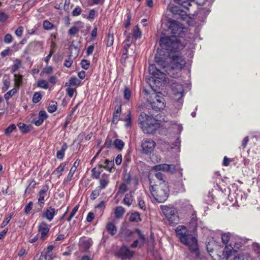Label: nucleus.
<instances>
[{"label": "nucleus", "instance_id": "nucleus-1", "mask_svg": "<svg viewBox=\"0 0 260 260\" xmlns=\"http://www.w3.org/2000/svg\"><path fill=\"white\" fill-rule=\"evenodd\" d=\"M167 34L162 31L159 40L160 46L165 52L163 55L157 53L155 60L159 65L163 66L170 77L175 78L179 76L186 64V61L181 55L180 51L183 49L186 43H182L177 38L167 36Z\"/></svg>", "mask_w": 260, "mask_h": 260}, {"label": "nucleus", "instance_id": "nucleus-2", "mask_svg": "<svg viewBox=\"0 0 260 260\" xmlns=\"http://www.w3.org/2000/svg\"><path fill=\"white\" fill-rule=\"evenodd\" d=\"M177 237L180 242L187 246L189 250L198 254L199 248L197 240L190 233L187 228L183 225H179L175 230Z\"/></svg>", "mask_w": 260, "mask_h": 260}, {"label": "nucleus", "instance_id": "nucleus-3", "mask_svg": "<svg viewBox=\"0 0 260 260\" xmlns=\"http://www.w3.org/2000/svg\"><path fill=\"white\" fill-rule=\"evenodd\" d=\"M150 191L155 201L158 203H164L168 199L169 194V189L166 181L153 184V182L149 179Z\"/></svg>", "mask_w": 260, "mask_h": 260}, {"label": "nucleus", "instance_id": "nucleus-4", "mask_svg": "<svg viewBox=\"0 0 260 260\" xmlns=\"http://www.w3.org/2000/svg\"><path fill=\"white\" fill-rule=\"evenodd\" d=\"M157 66L155 64H151L149 67L150 74L152 75V81L156 86H161L162 83L166 82L167 74H169L165 71L162 66L159 65L157 62Z\"/></svg>", "mask_w": 260, "mask_h": 260}, {"label": "nucleus", "instance_id": "nucleus-5", "mask_svg": "<svg viewBox=\"0 0 260 260\" xmlns=\"http://www.w3.org/2000/svg\"><path fill=\"white\" fill-rule=\"evenodd\" d=\"M139 121L141 128L146 134L151 133L158 124L157 120L152 115H149L144 112L141 113Z\"/></svg>", "mask_w": 260, "mask_h": 260}, {"label": "nucleus", "instance_id": "nucleus-6", "mask_svg": "<svg viewBox=\"0 0 260 260\" xmlns=\"http://www.w3.org/2000/svg\"><path fill=\"white\" fill-rule=\"evenodd\" d=\"M160 208L168 220L169 224L174 225L178 223L179 218L176 208L172 206L166 205H161Z\"/></svg>", "mask_w": 260, "mask_h": 260}, {"label": "nucleus", "instance_id": "nucleus-7", "mask_svg": "<svg viewBox=\"0 0 260 260\" xmlns=\"http://www.w3.org/2000/svg\"><path fill=\"white\" fill-rule=\"evenodd\" d=\"M169 23V25L168 29L163 30L165 32L168 34H171V36L176 38L182 37L185 35L186 28L182 24H180L178 21L170 20Z\"/></svg>", "mask_w": 260, "mask_h": 260}, {"label": "nucleus", "instance_id": "nucleus-8", "mask_svg": "<svg viewBox=\"0 0 260 260\" xmlns=\"http://www.w3.org/2000/svg\"><path fill=\"white\" fill-rule=\"evenodd\" d=\"M164 98L158 94H155L152 101L150 102V106L153 110L159 111L165 107Z\"/></svg>", "mask_w": 260, "mask_h": 260}, {"label": "nucleus", "instance_id": "nucleus-9", "mask_svg": "<svg viewBox=\"0 0 260 260\" xmlns=\"http://www.w3.org/2000/svg\"><path fill=\"white\" fill-rule=\"evenodd\" d=\"M156 146L155 142L150 139H144L141 143V147L143 153L148 154L153 151Z\"/></svg>", "mask_w": 260, "mask_h": 260}, {"label": "nucleus", "instance_id": "nucleus-10", "mask_svg": "<svg viewBox=\"0 0 260 260\" xmlns=\"http://www.w3.org/2000/svg\"><path fill=\"white\" fill-rule=\"evenodd\" d=\"M172 12L176 19L188 21L189 17L184 10L180 9L177 7H175L173 9Z\"/></svg>", "mask_w": 260, "mask_h": 260}, {"label": "nucleus", "instance_id": "nucleus-11", "mask_svg": "<svg viewBox=\"0 0 260 260\" xmlns=\"http://www.w3.org/2000/svg\"><path fill=\"white\" fill-rule=\"evenodd\" d=\"M153 169L156 171H161L165 172L173 173L176 171L175 166L174 165H168L162 164L157 165L153 167Z\"/></svg>", "mask_w": 260, "mask_h": 260}, {"label": "nucleus", "instance_id": "nucleus-12", "mask_svg": "<svg viewBox=\"0 0 260 260\" xmlns=\"http://www.w3.org/2000/svg\"><path fill=\"white\" fill-rule=\"evenodd\" d=\"M56 214V212L55 209L50 206L44 210V211L42 213V217L46 218L49 221H51L53 220Z\"/></svg>", "mask_w": 260, "mask_h": 260}, {"label": "nucleus", "instance_id": "nucleus-13", "mask_svg": "<svg viewBox=\"0 0 260 260\" xmlns=\"http://www.w3.org/2000/svg\"><path fill=\"white\" fill-rule=\"evenodd\" d=\"M38 231L41 234V240H44L48 235L49 227L46 222L43 221L39 224Z\"/></svg>", "mask_w": 260, "mask_h": 260}, {"label": "nucleus", "instance_id": "nucleus-14", "mask_svg": "<svg viewBox=\"0 0 260 260\" xmlns=\"http://www.w3.org/2000/svg\"><path fill=\"white\" fill-rule=\"evenodd\" d=\"M236 251V250L234 249L232 247V244H230L225 246L224 250L222 251V255H220L219 257H220L221 259H227L233 254H234Z\"/></svg>", "mask_w": 260, "mask_h": 260}, {"label": "nucleus", "instance_id": "nucleus-15", "mask_svg": "<svg viewBox=\"0 0 260 260\" xmlns=\"http://www.w3.org/2000/svg\"><path fill=\"white\" fill-rule=\"evenodd\" d=\"M114 166V162L113 160H109L106 159L101 160L98 165L99 168H104L110 172H112Z\"/></svg>", "mask_w": 260, "mask_h": 260}, {"label": "nucleus", "instance_id": "nucleus-16", "mask_svg": "<svg viewBox=\"0 0 260 260\" xmlns=\"http://www.w3.org/2000/svg\"><path fill=\"white\" fill-rule=\"evenodd\" d=\"M172 90L173 91V94L175 95H180V97L178 98L179 100L180 98L183 97V93H184V89L182 85L180 84L177 83H174L171 85Z\"/></svg>", "mask_w": 260, "mask_h": 260}, {"label": "nucleus", "instance_id": "nucleus-17", "mask_svg": "<svg viewBox=\"0 0 260 260\" xmlns=\"http://www.w3.org/2000/svg\"><path fill=\"white\" fill-rule=\"evenodd\" d=\"M92 245V241L90 238H82L79 241L80 248L84 251H87Z\"/></svg>", "mask_w": 260, "mask_h": 260}, {"label": "nucleus", "instance_id": "nucleus-18", "mask_svg": "<svg viewBox=\"0 0 260 260\" xmlns=\"http://www.w3.org/2000/svg\"><path fill=\"white\" fill-rule=\"evenodd\" d=\"M119 256H124L126 258H130L133 255V252L131 251L129 248L123 246L120 248L117 253Z\"/></svg>", "mask_w": 260, "mask_h": 260}, {"label": "nucleus", "instance_id": "nucleus-19", "mask_svg": "<svg viewBox=\"0 0 260 260\" xmlns=\"http://www.w3.org/2000/svg\"><path fill=\"white\" fill-rule=\"evenodd\" d=\"M109 175L104 173L100 179V185L98 187L101 189H105L109 183Z\"/></svg>", "mask_w": 260, "mask_h": 260}, {"label": "nucleus", "instance_id": "nucleus-20", "mask_svg": "<svg viewBox=\"0 0 260 260\" xmlns=\"http://www.w3.org/2000/svg\"><path fill=\"white\" fill-rule=\"evenodd\" d=\"M79 165V160H78L77 159L75 161V162L73 165V166L71 168L66 178L64 179V181L68 182L71 180L72 178L73 177L74 174L76 172L77 168L78 167Z\"/></svg>", "mask_w": 260, "mask_h": 260}, {"label": "nucleus", "instance_id": "nucleus-21", "mask_svg": "<svg viewBox=\"0 0 260 260\" xmlns=\"http://www.w3.org/2000/svg\"><path fill=\"white\" fill-rule=\"evenodd\" d=\"M138 233L139 235V240H136L133 243H132L131 246L132 248H136L138 247L139 244L140 246L143 245L145 241V238L143 235L141 234V231L139 230H137Z\"/></svg>", "mask_w": 260, "mask_h": 260}, {"label": "nucleus", "instance_id": "nucleus-22", "mask_svg": "<svg viewBox=\"0 0 260 260\" xmlns=\"http://www.w3.org/2000/svg\"><path fill=\"white\" fill-rule=\"evenodd\" d=\"M107 232L111 236H114L117 232V228L114 223L109 222L106 225Z\"/></svg>", "mask_w": 260, "mask_h": 260}, {"label": "nucleus", "instance_id": "nucleus-23", "mask_svg": "<svg viewBox=\"0 0 260 260\" xmlns=\"http://www.w3.org/2000/svg\"><path fill=\"white\" fill-rule=\"evenodd\" d=\"M121 111V105H118L117 108H115V111L113 114L112 122L116 124L119 120V117Z\"/></svg>", "mask_w": 260, "mask_h": 260}, {"label": "nucleus", "instance_id": "nucleus-24", "mask_svg": "<svg viewBox=\"0 0 260 260\" xmlns=\"http://www.w3.org/2000/svg\"><path fill=\"white\" fill-rule=\"evenodd\" d=\"M47 188L41 189L38 193V204L41 205L44 203V198L46 196Z\"/></svg>", "mask_w": 260, "mask_h": 260}, {"label": "nucleus", "instance_id": "nucleus-25", "mask_svg": "<svg viewBox=\"0 0 260 260\" xmlns=\"http://www.w3.org/2000/svg\"><path fill=\"white\" fill-rule=\"evenodd\" d=\"M125 212L124 209L121 206L117 207L114 210V215L116 218H122Z\"/></svg>", "mask_w": 260, "mask_h": 260}, {"label": "nucleus", "instance_id": "nucleus-26", "mask_svg": "<svg viewBox=\"0 0 260 260\" xmlns=\"http://www.w3.org/2000/svg\"><path fill=\"white\" fill-rule=\"evenodd\" d=\"M107 47H111L113 45L114 42V34L110 30H109L106 39Z\"/></svg>", "mask_w": 260, "mask_h": 260}, {"label": "nucleus", "instance_id": "nucleus-27", "mask_svg": "<svg viewBox=\"0 0 260 260\" xmlns=\"http://www.w3.org/2000/svg\"><path fill=\"white\" fill-rule=\"evenodd\" d=\"M129 220L131 222H136L141 221V218L140 214L137 212H132L130 214Z\"/></svg>", "mask_w": 260, "mask_h": 260}, {"label": "nucleus", "instance_id": "nucleus-28", "mask_svg": "<svg viewBox=\"0 0 260 260\" xmlns=\"http://www.w3.org/2000/svg\"><path fill=\"white\" fill-rule=\"evenodd\" d=\"M81 83V80H79L77 77H71L70 80H69L68 83H66V86H78Z\"/></svg>", "mask_w": 260, "mask_h": 260}, {"label": "nucleus", "instance_id": "nucleus-29", "mask_svg": "<svg viewBox=\"0 0 260 260\" xmlns=\"http://www.w3.org/2000/svg\"><path fill=\"white\" fill-rule=\"evenodd\" d=\"M67 144L66 143H64L62 146L61 149L57 152L56 157L58 159H62L64 155V152L67 149Z\"/></svg>", "mask_w": 260, "mask_h": 260}, {"label": "nucleus", "instance_id": "nucleus-30", "mask_svg": "<svg viewBox=\"0 0 260 260\" xmlns=\"http://www.w3.org/2000/svg\"><path fill=\"white\" fill-rule=\"evenodd\" d=\"M19 129L23 133H26L30 129V126L29 125H26L23 123H19L17 124Z\"/></svg>", "mask_w": 260, "mask_h": 260}, {"label": "nucleus", "instance_id": "nucleus-31", "mask_svg": "<svg viewBox=\"0 0 260 260\" xmlns=\"http://www.w3.org/2000/svg\"><path fill=\"white\" fill-rule=\"evenodd\" d=\"M67 164V162H62L53 172V174L55 175L59 174V176L61 175V173L64 170Z\"/></svg>", "mask_w": 260, "mask_h": 260}, {"label": "nucleus", "instance_id": "nucleus-32", "mask_svg": "<svg viewBox=\"0 0 260 260\" xmlns=\"http://www.w3.org/2000/svg\"><path fill=\"white\" fill-rule=\"evenodd\" d=\"M113 145L116 149L121 150L124 146V143L121 140L116 139L114 140Z\"/></svg>", "mask_w": 260, "mask_h": 260}, {"label": "nucleus", "instance_id": "nucleus-33", "mask_svg": "<svg viewBox=\"0 0 260 260\" xmlns=\"http://www.w3.org/2000/svg\"><path fill=\"white\" fill-rule=\"evenodd\" d=\"M175 2L187 9H188V6L191 5L189 0H175Z\"/></svg>", "mask_w": 260, "mask_h": 260}, {"label": "nucleus", "instance_id": "nucleus-34", "mask_svg": "<svg viewBox=\"0 0 260 260\" xmlns=\"http://www.w3.org/2000/svg\"><path fill=\"white\" fill-rule=\"evenodd\" d=\"M133 201L132 196L129 194H126L123 199L124 204L128 206L132 205Z\"/></svg>", "mask_w": 260, "mask_h": 260}, {"label": "nucleus", "instance_id": "nucleus-35", "mask_svg": "<svg viewBox=\"0 0 260 260\" xmlns=\"http://www.w3.org/2000/svg\"><path fill=\"white\" fill-rule=\"evenodd\" d=\"M22 76L19 74H14V81L15 86L19 87L22 83Z\"/></svg>", "mask_w": 260, "mask_h": 260}, {"label": "nucleus", "instance_id": "nucleus-36", "mask_svg": "<svg viewBox=\"0 0 260 260\" xmlns=\"http://www.w3.org/2000/svg\"><path fill=\"white\" fill-rule=\"evenodd\" d=\"M132 35L136 39L139 38L141 37L142 32L138 25H137L134 28L133 33Z\"/></svg>", "mask_w": 260, "mask_h": 260}, {"label": "nucleus", "instance_id": "nucleus-37", "mask_svg": "<svg viewBox=\"0 0 260 260\" xmlns=\"http://www.w3.org/2000/svg\"><path fill=\"white\" fill-rule=\"evenodd\" d=\"M102 189H100L98 187L93 190L90 194V199L92 200H95L99 195Z\"/></svg>", "mask_w": 260, "mask_h": 260}, {"label": "nucleus", "instance_id": "nucleus-38", "mask_svg": "<svg viewBox=\"0 0 260 260\" xmlns=\"http://www.w3.org/2000/svg\"><path fill=\"white\" fill-rule=\"evenodd\" d=\"M124 121L126 122L125 126L128 127L131 125V113L130 111L127 112V114L124 119Z\"/></svg>", "mask_w": 260, "mask_h": 260}, {"label": "nucleus", "instance_id": "nucleus-39", "mask_svg": "<svg viewBox=\"0 0 260 260\" xmlns=\"http://www.w3.org/2000/svg\"><path fill=\"white\" fill-rule=\"evenodd\" d=\"M17 90L15 88H13L10 90L6 93L4 94V98L6 100H9L15 93H16Z\"/></svg>", "mask_w": 260, "mask_h": 260}, {"label": "nucleus", "instance_id": "nucleus-40", "mask_svg": "<svg viewBox=\"0 0 260 260\" xmlns=\"http://www.w3.org/2000/svg\"><path fill=\"white\" fill-rule=\"evenodd\" d=\"M215 244L214 242H208L207 243V244L206 245L207 250L208 253H209V254L210 255V256H211L212 257H213V256H212L211 253L213 252V250H214L213 246H215Z\"/></svg>", "mask_w": 260, "mask_h": 260}, {"label": "nucleus", "instance_id": "nucleus-41", "mask_svg": "<svg viewBox=\"0 0 260 260\" xmlns=\"http://www.w3.org/2000/svg\"><path fill=\"white\" fill-rule=\"evenodd\" d=\"M57 109V103L55 102H52L48 107L47 110L49 113H53Z\"/></svg>", "mask_w": 260, "mask_h": 260}, {"label": "nucleus", "instance_id": "nucleus-42", "mask_svg": "<svg viewBox=\"0 0 260 260\" xmlns=\"http://www.w3.org/2000/svg\"><path fill=\"white\" fill-rule=\"evenodd\" d=\"M21 65V61L18 59L16 60L14 64H13V66L11 70V72L12 73H14L15 72H16L20 68Z\"/></svg>", "mask_w": 260, "mask_h": 260}, {"label": "nucleus", "instance_id": "nucleus-43", "mask_svg": "<svg viewBox=\"0 0 260 260\" xmlns=\"http://www.w3.org/2000/svg\"><path fill=\"white\" fill-rule=\"evenodd\" d=\"M43 25L44 28L46 30L52 29L54 26L52 23H51V22H50L49 21H47V20H45L43 22Z\"/></svg>", "mask_w": 260, "mask_h": 260}, {"label": "nucleus", "instance_id": "nucleus-44", "mask_svg": "<svg viewBox=\"0 0 260 260\" xmlns=\"http://www.w3.org/2000/svg\"><path fill=\"white\" fill-rule=\"evenodd\" d=\"M230 234L229 233L222 234L221 235V240L222 243L224 244H228L230 240Z\"/></svg>", "mask_w": 260, "mask_h": 260}, {"label": "nucleus", "instance_id": "nucleus-45", "mask_svg": "<svg viewBox=\"0 0 260 260\" xmlns=\"http://www.w3.org/2000/svg\"><path fill=\"white\" fill-rule=\"evenodd\" d=\"M38 86L43 89H47L48 88V84L47 81L41 80L38 81Z\"/></svg>", "mask_w": 260, "mask_h": 260}, {"label": "nucleus", "instance_id": "nucleus-46", "mask_svg": "<svg viewBox=\"0 0 260 260\" xmlns=\"http://www.w3.org/2000/svg\"><path fill=\"white\" fill-rule=\"evenodd\" d=\"M42 99V95L39 92H35L32 97V102L37 103Z\"/></svg>", "mask_w": 260, "mask_h": 260}, {"label": "nucleus", "instance_id": "nucleus-47", "mask_svg": "<svg viewBox=\"0 0 260 260\" xmlns=\"http://www.w3.org/2000/svg\"><path fill=\"white\" fill-rule=\"evenodd\" d=\"M78 31L79 28L75 26H73L69 30L68 33L70 36H72L76 35Z\"/></svg>", "mask_w": 260, "mask_h": 260}, {"label": "nucleus", "instance_id": "nucleus-48", "mask_svg": "<svg viewBox=\"0 0 260 260\" xmlns=\"http://www.w3.org/2000/svg\"><path fill=\"white\" fill-rule=\"evenodd\" d=\"M124 98L126 100H129L131 96V91L127 88L125 87L123 91Z\"/></svg>", "mask_w": 260, "mask_h": 260}, {"label": "nucleus", "instance_id": "nucleus-49", "mask_svg": "<svg viewBox=\"0 0 260 260\" xmlns=\"http://www.w3.org/2000/svg\"><path fill=\"white\" fill-rule=\"evenodd\" d=\"M92 176L95 179H98L100 177L101 171L96 170V168H94L91 170Z\"/></svg>", "mask_w": 260, "mask_h": 260}, {"label": "nucleus", "instance_id": "nucleus-50", "mask_svg": "<svg viewBox=\"0 0 260 260\" xmlns=\"http://www.w3.org/2000/svg\"><path fill=\"white\" fill-rule=\"evenodd\" d=\"M16 125L14 124H10L5 130V134L6 135H10L15 128Z\"/></svg>", "mask_w": 260, "mask_h": 260}, {"label": "nucleus", "instance_id": "nucleus-51", "mask_svg": "<svg viewBox=\"0 0 260 260\" xmlns=\"http://www.w3.org/2000/svg\"><path fill=\"white\" fill-rule=\"evenodd\" d=\"M82 12V9L80 7L76 6L72 12V15L74 16H79Z\"/></svg>", "mask_w": 260, "mask_h": 260}, {"label": "nucleus", "instance_id": "nucleus-52", "mask_svg": "<svg viewBox=\"0 0 260 260\" xmlns=\"http://www.w3.org/2000/svg\"><path fill=\"white\" fill-rule=\"evenodd\" d=\"M233 260H248V256L244 254H238Z\"/></svg>", "mask_w": 260, "mask_h": 260}, {"label": "nucleus", "instance_id": "nucleus-53", "mask_svg": "<svg viewBox=\"0 0 260 260\" xmlns=\"http://www.w3.org/2000/svg\"><path fill=\"white\" fill-rule=\"evenodd\" d=\"M132 180V178L129 174H125L123 178V182L126 184H129Z\"/></svg>", "mask_w": 260, "mask_h": 260}, {"label": "nucleus", "instance_id": "nucleus-54", "mask_svg": "<svg viewBox=\"0 0 260 260\" xmlns=\"http://www.w3.org/2000/svg\"><path fill=\"white\" fill-rule=\"evenodd\" d=\"M73 60L70 56H69L68 59H66L64 62V66L67 68H70L73 63Z\"/></svg>", "mask_w": 260, "mask_h": 260}, {"label": "nucleus", "instance_id": "nucleus-55", "mask_svg": "<svg viewBox=\"0 0 260 260\" xmlns=\"http://www.w3.org/2000/svg\"><path fill=\"white\" fill-rule=\"evenodd\" d=\"M67 94L70 97L72 98L74 95V92L76 91L75 88L69 87L66 89Z\"/></svg>", "mask_w": 260, "mask_h": 260}, {"label": "nucleus", "instance_id": "nucleus-56", "mask_svg": "<svg viewBox=\"0 0 260 260\" xmlns=\"http://www.w3.org/2000/svg\"><path fill=\"white\" fill-rule=\"evenodd\" d=\"M32 205H33V203L32 202H29L26 205V206L25 207V209H24V212H25V214H27L30 212V211L32 209Z\"/></svg>", "mask_w": 260, "mask_h": 260}, {"label": "nucleus", "instance_id": "nucleus-57", "mask_svg": "<svg viewBox=\"0 0 260 260\" xmlns=\"http://www.w3.org/2000/svg\"><path fill=\"white\" fill-rule=\"evenodd\" d=\"M13 40V37L10 34H8L5 35L4 37V42L7 44H9L12 42Z\"/></svg>", "mask_w": 260, "mask_h": 260}, {"label": "nucleus", "instance_id": "nucleus-58", "mask_svg": "<svg viewBox=\"0 0 260 260\" xmlns=\"http://www.w3.org/2000/svg\"><path fill=\"white\" fill-rule=\"evenodd\" d=\"M138 206L142 210L145 211L146 210L145 202L140 198L138 199Z\"/></svg>", "mask_w": 260, "mask_h": 260}, {"label": "nucleus", "instance_id": "nucleus-59", "mask_svg": "<svg viewBox=\"0 0 260 260\" xmlns=\"http://www.w3.org/2000/svg\"><path fill=\"white\" fill-rule=\"evenodd\" d=\"M126 17V22L124 24V26L126 28L129 27L131 24V15L129 12L126 13L125 15Z\"/></svg>", "mask_w": 260, "mask_h": 260}, {"label": "nucleus", "instance_id": "nucleus-60", "mask_svg": "<svg viewBox=\"0 0 260 260\" xmlns=\"http://www.w3.org/2000/svg\"><path fill=\"white\" fill-rule=\"evenodd\" d=\"M89 64V61L87 60L83 59L81 62V66L82 68L85 70H87L88 69Z\"/></svg>", "mask_w": 260, "mask_h": 260}, {"label": "nucleus", "instance_id": "nucleus-61", "mask_svg": "<svg viewBox=\"0 0 260 260\" xmlns=\"http://www.w3.org/2000/svg\"><path fill=\"white\" fill-rule=\"evenodd\" d=\"M23 32V27L22 26H20L18 27V28L15 31V35L18 37H20L22 36Z\"/></svg>", "mask_w": 260, "mask_h": 260}, {"label": "nucleus", "instance_id": "nucleus-62", "mask_svg": "<svg viewBox=\"0 0 260 260\" xmlns=\"http://www.w3.org/2000/svg\"><path fill=\"white\" fill-rule=\"evenodd\" d=\"M8 18V15L4 12L0 13V22H5Z\"/></svg>", "mask_w": 260, "mask_h": 260}, {"label": "nucleus", "instance_id": "nucleus-63", "mask_svg": "<svg viewBox=\"0 0 260 260\" xmlns=\"http://www.w3.org/2000/svg\"><path fill=\"white\" fill-rule=\"evenodd\" d=\"M39 118L44 120L47 118V115L45 111H41L39 113Z\"/></svg>", "mask_w": 260, "mask_h": 260}, {"label": "nucleus", "instance_id": "nucleus-64", "mask_svg": "<svg viewBox=\"0 0 260 260\" xmlns=\"http://www.w3.org/2000/svg\"><path fill=\"white\" fill-rule=\"evenodd\" d=\"M53 71L52 68L51 67H47L43 69V70L42 71V73L46 74H49L52 73Z\"/></svg>", "mask_w": 260, "mask_h": 260}]
</instances>
